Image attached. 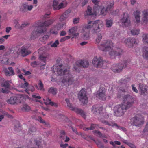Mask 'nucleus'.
<instances>
[{
  "label": "nucleus",
  "instance_id": "49530a36",
  "mask_svg": "<svg viewBox=\"0 0 148 148\" xmlns=\"http://www.w3.org/2000/svg\"><path fill=\"white\" fill-rule=\"evenodd\" d=\"M40 122L44 124L47 127H49L50 125L49 123L48 122H46L45 121L42 119L41 117H40L39 118Z\"/></svg>",
  "mask_w": 148,
  "mask_h": 148
},
{
  "label": "nucleus",
  "instance_id": "4c0bfd02",
  "mask_svg": "<svg viewBox=\"0 0 148 148\" xmlns=\"http://www.w3.org/2000/svg\"><path fill=\"white\" fill-rule=\"evenodd\" d=\"M30 107L26 104H24L22 108V110L25 112H28L30 110Z\"/></svg>",
  "mask_w": 148,
  "mask_h": 148
},
{
  "label": "nucleus",
  "instance_id": "338daca9",
  "mask_svg": "<svg viewBox=\"0 0 148 148\" xmlns=\"http://www.w3.org/2000/svg\"><path fill=\"white\" fill-rule=\"evenodd\" d=\"M68 145V144L67 143H65L64 144H60V146L62 148H66Z\"/></svg>",
  "mask_w": 148,
  "mask_h": 148
},
{
  "label": "nucleus",
  "instance_id": "680f3d73",
  "mask_svg": "<svg viewBox=\"0 0 148 148\" xmlns=\"http://www.w3.org/2000/svg\"><path fill=\"white\" fill-rule=\"evenodd\" d=\"M114 5V3L113 2L110 3L109 5H108L106 7L108 10H110V9Z\"/></svg>",
  "mask_w": 148,
  "mask_h": 148
},
{
  "label": "nucleus",
  "instance_id": "f257e3e1",
  "mask_svg": "<svg viewBox=\"0 0 148 148\" xmlns=\"http://www.w3.org/2000/svg\"><path fill=\"white\" fill-rule=\"evenodd\" d=\"M53 67L54 69H55L53 70L54 73L58 75L63 76L62 82L64 85L68 86L74 83V77L70 73L69 69H63L62 64H60L58 66Z\"/></svg>",
  "mask_w": 148,
  "mask_h": 148
},
{
  "label": "nucleus",
  "instance_id": "79ce46f5",
  "mask_svg": "<svg viewBox=\"0 0 148 148\" xmlns=\"http://www.w3.org/2000/svg\"><path fill=\"white\" fill-rule=\"evenodd\" d=\"M38 85L39 87V88H38V89H39L42 91L44 90L43 84L42 83L41 80H40L39 81V83L38 84Z\"/></svg>",
  "mask_w": 148,
  "mask_h": 148
},
{
  "label": "nucleus",
  "instance_id": "8fccbe9b",
  "mask_svg": "<svg viewBox=\"0 0 148 148\" xmlns=\"http://www.w3.org/2000/svg\"><path fill=\"white\" fill-rule=\"evenodd\" d=\"M1 85L2 86L4 87L5 88H9L10 87L9 81H6L4 83H2Z\"/></svg>",
  "mask_w": 148,
  "mask_h": 148
},
{
  "label": "nucleus",
  "instance_id": "bf43d9fd",
  "mask_svg": "<svg viewBox=\"0 0 148 148\" xmlns=\"http://www.w3.org/2000/svg\"><path fill=\"white\" fill-rule=\"evenodd\" d=\"M38 62H37L36 61H34V62H32L31 63V65L33 67H36V66L37 65H38L39 64H38Z\"/></svg>",
  "mask_w": 148,
  "mask_h": 148
},
{
  "label": "nucleus",
  "instance_id": "5701e85b",
  "mask_svg": "<svg viewBox=\"0 0 148 148\" xmlns=\"http://www.w3.org/2000/svg\"><path fill=\"white\" fill-rule=\"evenodd\" d=\"M71 110L74 111L77 114H80L84 118H85L86 115L85 113L82 109L74 107Z\"/></svg>",
  "mask_w": 148,
  "mask_h": 148
},
{
  "label": "nucleus",
  "instance_id": "f03ea898",
  "mask_svg": "<svg viewBox=\"0 0 148 148\" xmlns=\"http://www.w3.org/2000/svg\"><path fill=\"white\" fill-rule=\"evenodd\" d=\"M99 49L103 51H108L111 57H114L115 56L120 55L122 51L120 48L117 49L116 50H114L113 43L110 40H104L100 45L98 46Z\"/></svg>",
  "mask_w": 148,
  "mask_h": 148
},
{
  "label": "nucleus",
  "instance_id": "20e7f679",
  "mask_svg": "<svg viewBox=\"0 0 148 148\" xmlns=\"http://www.w3.org/2000/svg\"><path fill=\"white\" fill-rule=\"evenodd\" d=\"M53 22V21L52 20H50L42 23L39 26L35 27L34 30L32 33L30 37V39L33 40L39 36L40 33H44L46 30L45 27L51 25Z\"/></svg>",
  "mask_w": 148,
  "mask_h": 148
},
{
  "label": "nucleus",
  "instance_id": "5fc2aeb1",
  "mask_svg": "<svg viewBox=\"0 0 148 148\" xmlns=\"http://www.w3.org/2000/svg\"><path fill=\"white\" fill-rule=\"evenodd\" d=\"M21 128L19 123L16 125L14 128V130L16 131H19L21 130Z\"/></svg>",
  "mask_w": 148,
  "mask_h": 148
},
{
  "label": "nucleus",
  "instance_id": "393cba45",
  "mask_svg": "<svg viewBox=\"0 0 148 148\" xmlns=\"http://www.w3.org/2000/svg\"><path fill=\"white\" fill-rule=\"evenodd\" d=\"M140 12L138 10H136V11L134 12L133 14L136 20V22L137 23H139L140 22Z\"/></svg>",
  "mask_w": 148,
  "mask_h": 148
},
{
  "label": "nucleus",
  "instance_id": "7c9ffc66",
  "mask_svg": "<svg viewBox=\"0 0 148 148\" xmlns=\"http://www.w3.org/2000/svg\"><path fill=\"white\" fill-rule=\"evenodd\" d=\"M66 26V24L65 23H63L61 24H57L55 26V28L57 30H60L63 28H65Z\"/></svg>",
  "mask_w": 148,
  "mask_h": 148
},
{
  "label": "nucleus",
  "instance_id": "13d9d810",
  "mask_svg": "<svg viewBox=\"0 0 148 148\" xmlns=\"http://www.w3.org/2000/svg\"><path fill=\"white\" fill-rule=\"evenodd\" d=\"M29 85V84L27 82H25L24 84H21L20 86L21 88H25L27 87Z\"/></svg>",
  "mask_w": 148,
  "mask_h": 148
},
{
  "label": "nucleus",
  "instance_id": "9d476101",
  "mask_svg": "<svg viewBox=\"0 0 148 148\" xmlns=\"http://www.w3.org/2000/svg\"><path fill=\"white\" fill-rule=\"evenodd\" d=\"M78 98L79 101L83 104L86 103L88 102V98L86 95L85 90H81L78 94Z\"/></svg>",
  "mask_w": 148,
  "mask_h": 148
},
{
  "label": "nucleus",
  "instance_id": "6e6552de",
  "mask_svg": "<svg viewBox=\"0 0 148 148\" xmlns=\"http://www.w3.org/2000/svg\"><path fill=\"white\" fill-rule=\"evenodd\" d=\"M120 22L123 27L129 26L130 24V16L126 13H123L122 16L120 20Z\"/></svg>",
  "mask_w": 148,
  "mask_h": 148
},
{
  "label": "nucleus",
  "instance_id": "a19ab883",
  "mask_svg": "<svg viewBox=\"0 0 148 148\" xmlns=\"http://www.w3.org/2000/svg\"><path fill=\"white\" fill-rule=\"evenodd\" d=\"M65 100L67 106L69 107V108L71 110L74 107L73 106L72 104L70 103L69 99H68L66 98L65 99Z\"/></svg>",
  "mask_w": 148,
  "mask_h": 148
},
{
  "label": "nucleus",
  "instance_id": "e433bc0d",
  "mask_svg": "<svg viewBox=\"0 0 148 148\" xmlns=\"http://www.w3.org/2000/svg\"><path fill=\"white\" fill-rule=\"evenodd\" d=\"M39 58L40 60L45 63L46 60L48 59L49 57L48 56L40 55L39 57Z\"/></svg>",
  "mask_w": 148,
  "mask_h": 148
},
{
  "label": "nucleus",
  "instance_id": "09e8293b",
  "mask_svg": "<svg viewBox=\"0 0 148 148\" xmlns=\"http://www.w3.org/2000/svg\"><path fill=\"white\" fill-rule=\"evenodd\" d=\"M131 32L133 35H137L139 33V30L138 29H133L131 31Z\"/></svg>",
  "mask_w": 148,
  "mask_h": 148
},
{
  "label": "nucleus",
  "instance_id": "864d4df0",
  "mask_svg": "<svg viewBox=\"0 0 148 148\" xmlns=\"http://www.w3.org/2000/svg\"><path fill=\"white\" fill-rule=\"evenodd\" d=\"M70 38V36H66L64 37H62L60 40L61 42H62L65 41L66 40L69 39Z\"/></svg>",
  "mask_w": 148,
  "mask_h": 148
},
{
  "label": "nucleus",
  "instance_id": "c85d7f7f",
  "mask_svg": "<svg viewBox=\"0 0 148 148\" xmlns=\"http://www.w3.org/2000/svg\"><path fill=\"white\" fill-rule=\"evenodd\" d=\"M27 3L23 4L20 6V10L22 13H25L27 11Z\"/></svg>",
  "mask_w": 148,
  "mask_h": 148
},
{
  "label": "nucleus",
  "instance_id": "aec40b11",
  "mask_svg": "<svg viewBox=\"0 0 148 148\" xmlns=\"http://www.w3.org/2000/svg\"><path fill=\"white\" fill-rule=\"evenodd\" d=\"M3 71L5 75L7 76L13 75L15 74L14 70L12 67H9L8 68H4Z\"/></svg>",
  "mask_w": 148,
  "mask_h": 148
},
{
  "label": "nucleus",
  "instance_id": "58836bf2",
  "mask_svg": "<svg viewBox=\"0 0 148 148\" xmlns=\"http://www.w3.org/2000/svg\"><path fill=\"white\" fill-rule=\"evenodd\" d=\"M36 128L32 126L29 127L28 131L29 133L30 134H34L36 131Z\"/></svg>",
  "mask_w": 148,
  "mask_h": 148
},
{
  "label": "nucleus",
  "instance_id": "2f4dec72",
  "mask_svg": "<svg viewBox=\"0 0 148 148\" xmlns=\"http://www.w3.org/2000/svg\"><path fill=\"white\" fill-rule=\"evenodd\" d=\"M123 99L125 102H127L133 100L132 97L129 94L125 95L123 97Z\"/></svg>",
  "mask_w": 148,
  "mask_h": 148
},
{
  "label": "nucleus",
  "instance_id": "6ab92c4d",
  "mask_svg": "<svg viewBox=\"0 0 148 148\" xmlns=\"http://www.w3.org/2000/svg\"><path fill=\"white\" fill-rule=\"evenodd\" d=\"M76 64L77 67L85 68L88 66L89 63L87 61L81 60L77 61L76 62Z\"/></svg>",
  "mask_w": 148,
  "mask_h": 148
},
{
  "label": "nucleus",
  "instance_id": "f704fd0d",
  "mask_svg": "<svg viewBox=\"0 0 148 148\" xmlns=\"http://www.w3.org/2000/svg\"><path fill=\"white\" fill-rule=\"evenodd\" d=\"M148 49L146 47H144L143 50V56L144 58L148 60Z\"/></svg>",
  "mask_w": 148,
  "mask_h": 148
},
{
  "label": "nucleus",
  "instance_id": "ddd939ff",
  "mask_svg": "<svg viewBox=\"0 0 148 148\" xmlns=\"http://www.w3.org/2000/svg\"><path fill=\"white\" fill-rule=\"evenodd\" d=\"M103 61L100 57L98 58L95 57L92 60V64L96 67H101L103 64Z\"/></svg>",
  "mask_w": 148,
  "mask_h": 148
},
{
  "label": "nucleus",
  "instance_id": "052dcab7",
  "mask_svg": "<svg viewBox=\"0 0 148 148\" xmlns=\"http://www.w3.org/2000/svg\"><path fill=\"white\" fill-rule=\"evenodd\" d=\"M79 18H76L74 19L73 22L74 24H75L78 23L79 21Z\"/></svg>",
  "mask_w": 148,
  "mask_h": 148
},
{
  "label": "nucleus",
  "instance_id": "ea45409f",
  "mask_svg": "<svg viewBox=\"0 0 148 148\" xmlns=\"http://www.w3.org/2000/svg\"><path fill=\"white\" fill-rule=\"evenodd\" d=\"M142 38L143 42L148 43V34H143Z\"/></svg>",
  "mask_w": 148,
  "mask_h": 148
},
{
  "label": "nucleus",
  "instance_id": "774afa93",
  "mask_svg": "<svg viewBox=\"0 0 148 148\" xmlns=\"http://www.w3.org/2000/svg\"><path fill=\"white\" fill-rule=\"evenodd\" d=\"M127 145L129 146L130 148H136L135 146L133 144L130 143H128V145Z\"/></svg>",
  "mask_w": 148,
  "mask_h": 148
},
{
  "label": "nucleus",
  "instance_id": "a878e982",
  "mask_svg": "<svg viewBox=\"0 0 148 148\" xmlns=\"http://www.w3.org/2000/svg\"><path fill=\"white\" fill-rule=\"evenodd\" d=\"M8 103L11 104H14L18 102V98L16 96L11 97L8 101Z\"/></svg>",
  "mask_w": 148,
  "mask_h": 148
},
{
  "label": "nucleus",
  "instance_id": "f3484780",
  "mask_svg": "<svg viewBox=\"0 0 148 148\" xmlns=\"http://www.w3.org/2000/svg\"><path fill=\"white\" fill-rule=\"evenodd\" d=\"M77 30V27H72L69 30V34L72 36V38H76L78 37L79 34V33H76Z\"/></svg>",
  "mask_w": 148,
  "mask_h": 148
},
{
  "label": "nucleus",
  "instance_id": "4d7b16f0",
  "mask_svg": "<svg viewBox=\"0 0 148 148\" xmlns=\"http://www.w3.org/2000/svg\"><path fill=\"white\" fill-rule=\"evenodd\" d=\"M86 13L87 15H91L93 14L92 13V12L91 9V8H88V10L86 11Z\"/></svg>",
  "mask_w": 148,
  "mask_h": 148
},
{
  "label": "nucleus",
  "instance_id": "7ed1b4c3",
  "mask_svg": "<svg viewBox=\"0 0 148 148\" xmlns=\"http://www.w3.org/2000/svg\"><path fill=\"white\" fill-rule=\"evenodd\" d=\"M89 24H93V29L92 30L91 32L92 33H95L97 34L96 42V43H99L102 39L101 34L99 32L103 28V23L102 21L98 20L94 21H90Z\"/></svg>",
  "mask_w": 148,
  "mask_h": 148
},
{
  "label": "nucleus",
  "instance_id": "bb28decb",
  "mask_svg": "<svg viewBox=\"0 0 148 148\" xmlns=\"http://www.w3.org/2000/svg\"><path fill=\"white\" fill-rule=\"evenodd\" d=\"M88 23V24L89 25H85L82 28V33H90V30L91 27L93 28V27L92 26L93 24H89Z\"/></svg>",
  "mask_w": 148,
  "mask_h": 148
},
{
  "label": "nucleus",
  "instance_id": "dca6fc26",
  "mask_svg": "<svg viewBox=\"0 0 148 148\" xmlns=\"http://www.w3.org/2000/svg\"><path fill=\"white\" fill-rule=\"evenodd\" d=\"M29 46L25 45L22 47L19 51L22 56L24 57L31 53L30 51L28 50Z\"/></svg>",
  "mask_w": 148,
  "mask_h": 148
},
{
  "label": "nucleus",
  "instance_id": "423d86ee",
  "mask_svg": "<svg viewBox=\"0 0 148 148\" xmlns=\"http://www.w3.org/2000/svg\"><path fill=\"white\" fill-rule=\"evenodd\" d=\"M125 108L124 105H116L114 108V115L118 116L123 115L127 111Z\"/></svg>",
  "mask_w": 148,
  "mask_h": 148
},
{
  "label": "nucleus",
  "instance_id": "473e14b6",
  "mask_svg": "<svg viewBox=\"0 0 148 148\" xmlns=\"http://www.w3.org/2000/svg\"><path fill=\"white\" fill-rule=\"evenodd\" d=\"M48 92L50 94H52L53 95H56L57 93V89L53 87L50 88L48 90Z\"/></svg>",
  "mask_w": 148,
  "mask_h": 148
},
{
  "label": "nucleus",
  "instance_id": "c9c22d12",
  "mask_svg": "<svg viewBox=\"0 0 148 148\" xmlns=\"http://www.w3.org/2000/svg\"><path fill=\"white\" fill-rule=\"evenodd\" d=\"M106 24L107 27L109 28L111 27L113 24L112 20L111 19H107L106 20Z\"/></svg>",
  "mask_w": 148,
  "mask_h": 148
},
{
  "label": "nucleus",
  "instance_id": "4468645a",
  "mask_svg": "<svg viewBox=\"0 0 148 148\" xmlns=\"http://www.w3.org/2000/svg\"><path fill=\"white\" fill-rule=\"evenodd\" d=\"M127 45L129 47H131L134 45V44L136 43V39L133 38H130L126 39L123 38L122 42Z\"/></svg>",
  "mask_w": 148,
  "mask_h": 148
},
{
  "label": "nucleus",
  "instance_id": "cd10ccee",
  "mask_svg": "<svg viewBox=\"0 0 148 148\" xmlns=\"http://www.w3.org/2000/svg\"><path fill=\"white\" fill-rule=\"evenodd\" d=\"M92 2L95 5L93 7V9L95 12H96L100 8V6L99 4L100 1L98 0H92Z\"/></svg>",
  "mask_w": 148,
  "mask_h": 148
},
{
  "label": "nucleus",
  "instance_id": "603ef678",
  "mask_svg": "<svg viewBox=\"0 0 148 148\" xmlns=\"http://www.w3.org/2000/svg\"><path fill=\"white\" fill-rule=\"evenodd\" d=\"M65 132L63 130H61L60 132V137L61 138L64 139L65 136Z\"/></svg>",
  "mask_w": 148,
  "mask_h": 148
},
{
  "label": "nucleus",
  "instance_id": "de8ad7c7",
  "mask_svg": "<svg viewBox=\"0 0 148 148\" xmlns=\"http://www.w3.org/2000/svg\"><path fill=\"white\" fill-rule=\"evenodd\" d=\"M59 44V41L58 40H56L54 42L51 44V42L50 44H49V45H50L51 47H56L57 46V45Z\"/></svg>",
  "mask_w": 148,
  "mask_h": 148
},
{
  "label": "nucleus",
  "instance_id": "0e129e2a",
  "mask_svg": "<svg viewBox=\"0 0 148 148\" xmlns=\"http://www.w3.org/2000/svg\"><path fill=\"white\" fill-rule=\"evenodd\" d=\"M132 89L133 91L135 92L136 93H138V90L135 87V85L134 84H132Z\"/></svg>",
  "mask_w": 148,
  "mask_h": 148
},
{
  "label": "nucleus",
  "instance_id": "4be33fe9",
  "mask_svg": "<svg viewBox=\"0 0 148 148\" xmlns=\"http://www.w3.org/2000/svg\"><path fill=\"white\" fill-rule=\"evenodd\" d=\"M139 89L140 90L141 94L144 95L147 90V87L141 83L138 84Z\"/></svg>",
  "mask_w": 148,
  "mask_h": 148
},
{
  "label": "nucleus",
  "instance_id": "f8f14e48",
  "mask_svg": "<svg viewBox=\"0 0 148 148\" xmlns=\"http://www.w3.org/2000/svg\"><path fill=\"white\" fill-rule=\"evenodd\" d=\"M58 2L56 0L53 1V8L54 10H58L65 7L67 4L66 2H63L58 5Z\"/></svg>",
  "mask_w": 148,
  "mask_h": 148
},
{
  "label": "nucleus",
  "instance_id": "6e6d98bb",
  "mask_svg": "<svg viewBox=\"0 0 148 148\" xmlns=\"http://www.w3.org/2000/svg\"><path fill=\"white\" fill-rule=\"evenodd\" d=\"M28 25L27 22L23 23L21 25H20V29H22L26 27Z\"/></svg>",
  "mask_w": 148,
  "mask_h": 148
},
{
  "label": "nucleus",
  "instance_id": "0eeeda50",
  "mask_svg": "<svg viewBox=\"0 0 148 148\" xmlns=\"http://www.w3.org/2000/svg\"><path fill=\"white\" fill-rule=\"evenodd\" d=\"M132 124L133 125L139 127L144 123L143 118L140 116H135L131 119Z\"/></svg>",
  "mask_w": 148,
  "mask_h": 148
},
{
  "label": "nucleus",
  "instance_id": "39448f33",
  "mask_svg": "<svg viewBox=\"0 0 148 148\" xmlns=\"http://www.w3.org/2000/svg\"><path fill=\"white\" fill-rule=\"evenodd\" d=\"M128 63V62L126 60L121 61L117 64H113L111 69L114 72H120L122 71L123 69L127 67Z\"/></svg>",
  "mask_w": 148,
  "mask_h": 148
},
{
  "label": "nucleus",
  "instance_id": "a211bd4d",
  "mask_svg": "<svg viewBox=\"0 0 148 148\" xmlns=\"http://www.w3.org/2000/svg\"><path fill=\"white\" fill-rule=\"evenodd\" d=\"M142 21L143 23L147 24L148 22V10H144L142 12Z\"/></svg>",
  "mask_w": 148,
  "mask_h": 148
},
{
  "label": "nucleus",
  "instance_id": "1a4fd4ad",
  "mask_svg": "<svg viewBox=\"0 0 148 148\" xmlns=\"http://www.w3.org/2000/svg\"><path fill=\"white\" fill-rule=\"evenodd\" d=\"M101 122L102 123L106 125H108L112 127L115 126L118 129L123 130V131H126V130L125 128L123 127L119 126L116 123H115L114 121L112 120L107 121L106 120H101Z\"/></svg>",
  "mask_w": 148,
  "mask_h": 148
},
{
  "label": "nucleus",
  "instance_id": "3c124183",
  "mask_svg": "<svg viewBox=\"0 0 148 148\" xmlns=\"http://www.w3.org/2000/svg\"><path fill=\"white\" fill-rule=\"evenodd\" d=\"M90 33H83V38L85 40H88L89 38Z\"/></svg>",
  "mask_w": 148,
  "mask_h": 148
},
{
  "label": "nucleus",
  "instance_id": "37998d69",
  "mask_svg": "<svg viewBox=\"0 0 148 148\" xmlns=\"http://www.w3.org/2000/svg\"><path fill=\"white\" fill-rule=\"evenodd\" d=\"M99 127V126L98 124H92L90 127V130H92L95 129H98Z\"/></svg>",
  "mask_w": 148,
  "mask_h": 148
},
{
  "label": "nucleus",
  "instance_id": "c03bdc74",
  "mask_svg": "<svg viewBox=\"0 0 148 148\" xmlns=\"http://www.w3.org/2000/svg\"><path fill=\"white\" fill-rule=\"evenodd\" d=\"M108 9L107 8V7H103L101 9V14L104 16L106 15V13L107 12Z\"/></svg>",
  "mask_w": 148,
  "mask_h": 148
},
{
  "label": "nucleus",
  "instance_id": "72a5a7b5",
  "mask_svg": "<svg viewBox=\"0 0 148 148\" xmlns=\"http://www.w3.org/2000/svg\"><path fill=\"white\" fill-rule=\"evenodd\" d=\"M134 103V100L130 101H128L126 104L124 103V105L125 107V109L127 110V109L131 107Z\"/></svg>",
  "mask_w": 148,
  "mask_h": 148
},
{
  "label": "nucleus",
  "instance_id": "c756f323",
  "mask_svg": "<svg viewBox=\"0 0 148 148\" xmlns=\"http://www.w3.org/2000/svg\"><path fill=\"white\" fill-rule=\"evenodd\" d=\"M44 103L47 105H51V106H54L56 107H57L58 106L57 104L51 101V100L49 99V98L46 99V101L44 102Z\"/></svg>",
  "mask_w": 148,
  "mask_h": 148
},
{
  "label": "nucleus",
  "instance_id": "2eb2a0df",
  "mask_svg": "<svg viewBox=\"0 0 148 148\" xmlns=\"http://www.w3.org/2000/svg\"><path fill=\"white\" fill-rule=\"evenodd\" d=\"M105 92V89L104 88H100L99 90L97 92V96L99 99L105 100L106 97Z\"/></svg>",
  "mask_w": 148,
  "mask_h": 148
},
{
  "label": "nucleus",
  "instance_id": "9b49d317",
  "mask_svg": "<svg viewBox=\"0 0 148 148\" xmlns=\"http://www.w3.org/2000/svg\"><path fill=\"white\" fill-rule=\"evenodd\" d=\"M120 83L122 84H123V87H120L119 89L118 92H128L129 85L127 84V81L126 79H121L120 81Z\"/></svg>",
  "mask_w": 148,
  "mask_h": 148
},
{
  "label": "nucleus",
  "instance_id": "a18cd8bd",
  "mask_svg": "<svg viewBox=\"0 0 148 148\" xmlns=\"http://www.w3.org/2000/svg\"><path fill=\"white\" fill-rule=\"evenodd\" d=\"M14 23L15 25V28L20 29V25L19 24L18 21L17 20L15 19L14 20Z\"/></svg>",
  "mask_w": 148,
  "mask_h": 148
},
{
  "label": "nucleus",
  "instance_id": "69168bd1",
  "mask_svg": "<svg viewBox=\"0 0 148 148\" xmlns=\"http://www.w3.org/2000/svg\"><path fill=\"white\" fill-rule=\"evenodd\" d=\"M148 131V121L147 122L146 125L143 130V132H146Z\"/></svg>",
  "mask_w": 148,
  "mask_h": 148
},
{
  "label": "nucleus",
  "instance_id": "b1692460",
  "mask_svg": "<svg viewBox=\"0 0 148 148\" xmlns=\"http://www.w3.org/2000/svg\"><path fill=\"white\" fill-rule=\"evenodd\" d=\"M70 12V10H66L64 13L60 16L59 18L60 21H62L66 19L69 16Z\"/></svg>",
  "mask_w": 148,
  "mask_h": 148
},
{
  "label": "nucleus",
  "instance_id": "412c9836",
  "mask_svg": "<svg viewBox=\"0 0 148 148\" xmlns=\"http://www.w3.org/2000/svg\"><path fill=\"white\" fill-rule=\"evenodd\" d=\"M103 109V107L98 105L94 106L92 108V111L94 114H99Z\"/></svg>",
  "mask_w": 148,
  "mask_h": 148
},
{
  "label": "nucleus",
  "instance_id": "e2e57ef3",
  "mask_svg": "<svg viewBox=\"0 0 148 148\" xmlns=\"http://www.w3.org/2000/svg\"><path fill=\"white\" fill-rule=\"evenodd\" d=\"M1 92L3 93H7L8 92V88H3L2 89Z\"/></svg>",
  "mask_w": 148,
  "mask_h": 148
}]
</instances>
